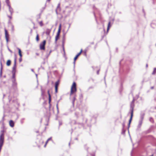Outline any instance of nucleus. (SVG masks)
<instances>
[{"instance_id":"4","label":"nucleus","mask_w":156,"mask_h":156,"mask_svg":"<svg viewBox=\"0 0 156 156\" xmlns=\"http://www.w3.org/2000/svg\"><path fill=\"white\" fill-rule=\"evenodd\" d=\"M60 83L59 80H58L55 83V92L57 93L58 92V87Z\"/></svg>"},{"instance_id":"31","label":"nucleus","mask_w":156,"mask_h":156,"mask_svg":"<svg viewBox=\"0 0 156 156\" xmlns=\"http://www.w3.org/2000/svg\"><path fill=\"white\" fill-rule=\"evenodd\" d=\"M147 66H148V65H147H147H146V66H147Z\"/></svg>"},{"instance_id":"19","label":"nucleus","mask_w":156,"mask_h":156,"mask_svg":"<svg viewBox=\"0 0 156 156\" xmlns=\"http://www.w3.org/2000/svg\"><path fill=\"white\" fill-rule=\"evenodd\" d=\"M61 24H60L59 25L58 32H60L61 30Z\"/></svg>"},{"instance_id":"30","label":"nucleus","mask_w":156,"mask_h":156,"mask_svg":"<svg viewBox=\"0 0 156 156\" xmlns=\"http://www.w3.org/2000/svg\"><path fill=\"white\" fill-rule=\"evenodd\" d=\"M75 98H74L73 102H74V101H75Z\"/></svg>"},{"instance_id":"27","label":"nucleus","mask_w":156,"mask_h":156,"mask_svg":"<svg viewBox=\"0 0 156 156\" xmlns=\"http://www.w3.org/2000/svg\"><path fill=\"white\" fill-rule=\"evenodd\" d=\"M56 108H57V110H58V104L56 105Z\"/></svg>"},{"instance_id":"1","label":"nucleus","mask_w":156,"mask_h":156,"mask_svg":"<svg viewBox=\"0 0 156 156\" xmlns=\"http://www.w3.org/2000/svg\"><path fill=\"white\" fill-rule=\"evenodd\" d=\"M76 84L75 82H73L71 88L70 95H71L76 91Z\"/></svg>"},{"instance_id":"10","label":"nucleus","mask_w":156,"mask_h":156,"mask_svg":"<svg viewBox=\"0 0 156 156\" xmlns=\"http://www.w3.org/2000/svg\"><path fill=\"white\" fill-rule=\"evenodd\" d=\"M9 10L11 14L12 15L13 13V9L11 7V6H9Z\"/></svg>"},{"instance_id":"9","label":"nucleus","mask_w":156,"mask_h":156,"mask_svg":"<svg viewBox=\"0 0 156 156\" xmlns=\"http://www.w3.org/2000/svg\"><path fill=\"white\" fill-rule=\"evenodd\" d=\"M51 31V30L49 29H46L45 31V34L46 35H49L50 34Z\"/></svg>"},{"instance_id":"23","label":"nucleus","mask_w":156,"mask_h":156,"mask_svg":"<svg viewBox=\"0 0 156 156\" xmlns=\"http://www.w3.org/2000/svg\"><path fill=\"white\" fill-rule=\"evenodd\" d=\"M12 15H11V16H8V17L9 18L10 20H11L12 19Z\"/></svg>"},{"instance_id":"17","label":"nucleus","mask_w":156,"mask_h":156,"mask_svg":"<svg viewBox=\"0 0 156 156\" xmlns=\"http://www.w3.org/2000/svg\"><path fill=\"white\" fill-rule=\"evenodd\" d=\"M39 40V38L38 34H37L36 37V40L37 41H38Z\"/></svg>"},{"instance_id":"25","label":"nucleus","mask_w":156,"mask_h":156,"mask_svg":"<svg viewBox=\"0 0 156 156\" xmlns=\"http://www.w3.org/2000/svg\"><path fill=\"white\" fill-rule=\"evenodd\" d=\"M16 57L14 59V65H16Z\"/></svg>"},{"instance_id":"8","label":"nucleus","mask_w":156,"mask_h":156,"mask_svg":"<svg viewBox=\"0 0 156 156\" xmlns=\"http://www.w3.org/2000/svg\"><path fill=\"white\" fill-rule=\"evenodd\" d=\"M9 125L11 127H13L14 126V122L12 120H10L9 121Z\"/></svg>"},{"instance_id":"11","label":"nucleus","mask_w":156,"mask_h":156,"mask_svg":"<svg viewBox=\"0 0 156 156\" xmlns=\"http://www.w3.org/2000/svg\"><path fill=\"white\" fill-rule=\"evenodd\" d=\"M48 93L49 96V103L50 104L51 101V96L49 90L48 91Z\"/></svg>"},{"instance_id":"2","label":"nucleus","mask_w":156,"mask_h":156,"mask_svg":"<svg viewBox=\"0 0 156 156\" xmlns=\"http://www.w3.org/2000/svg\"><path fill=\"white\" fill-rule=\"evenodd\" d=\"M46 41L44 40L42 42L40 43V49L41 50H44L45 49V45L46 44Z\"/></svg>"},{"instance_id":"16","label":"nucleus","mask_w":156,"mask_h":156,"mask_svg":"<svg viewBox=\"0 0 156 156\" xmlns=\"http://www.w3.org/2000/svg\"><path fill=\"white\" fill-rule=\"evenodd\" d=\"M51 139V138H48L47 140L46 141V143H45V144L44 145V147H46V146L47 144H48V141L50 140Z\"/></svg>"},{"instance_id":"7","label":"nucleus","mask_w":156,"mask_h":156,"mask_svg":"<svg viewBox=\"0 0 156 156\" xmlns=\"http://www.w3.org/2000/svg\"><path fill=\"white\" fill-rule=\"evenodd\" d=\"M60 33V32H57V33L56 34V35L55 37V41L56 42H57V40L59 38Z\"/></svg>"},{"instance_id":"6","label":"nucleus","mask_w":156,"mask_h":156,"mask_svg":"<svg viewBox=\"0 0 156 156\" xmlns=\"http://www.w3.org/2000/svg\"><path fill=\"white\" fill-rule=\"evenodd\" d=\"M82 52V50L81 49L80 52H79L78 54L74 58V61L75 62L76 60L77 59L78 57L80 55Z\"/></svg>"},{"instance_id":"13","label":"nucleus","mask_w":156,"mask_h":156,"mask_svg":"<svg viewBox=\"0 0 156 156\" xmlns=\"http://www.w3.org/2000/svg\"><path fill=\"white\" fill-rule=\"evenodd\" d=\"M11 64V61L10 60H8L6 62V65L8 66H9Z\"/></svg>"},{"instance_id":"29","label":"nucleus","mask_w":156,"mask_h":156,"mask_svg":"<svg viewBox=\"0 0 156 156\" xmlns=\"http://www.w3.org/2000/svg\"><path fill=\"white\" fill-rule=\"evenodd\" d=\"M99 70H98V71H97V74H99Z\"/></svg>"},{"instance_id":"15","label":"nucleus","mask_w":156,"mask_h":156,"mask_svg":"<svg viewBox=\"0 0 156 156\" xmlns=\"http://www.w3.org/2000/svg\"><path fill=\"white\" fill-rule=\"evenodd\" d=\"M16 65H14L13 66L12 68V71L13 72L15 73L16 71Z\"/></svg>"},{"instance_id":"21","label":"nucleus","mask_w":156,"mask_h":156,"mask_svg":"<svg viewBox=\"0 0 156 156\" xmlns=\"http://www.w3.org/2000/svg\"><path fill=\"white\" fill-rule=\"evenodd\" d=\"M6 2L8 7L9 6H11L9 0H6Z\"/></svg>"},{"instance_id":"22","label":"nucleus","mask_w":156,"mask_h":156,"mask_svg":"<svg viewBox=\"0 0 156 156\" xmlns=\"http://www.w3.org/2000/svg\"><path fill=\"white\" fill-rule=\"evenodd\" d=\"M1 70H0V73H1V75H2V62H1Z\"/></svg>"},{"instance_id":"24","label":"nucleus","mask_w":156,"mask_h":156,"mask_svg":"<svg viewBox=\"0 0 156 156\" xmlns=\"http://www.w3.org/2000/svg\"><path fill=\"white\" fill-rule=\"evenodd\" d=\"M22 57H20L19 58V61L20 62H21L22 61Z\"/></svg>"},{"instance_id":"14","label":"nucleus","mask_w":156,"mask_h":156,"mask_svg":"<svg viewBox=\"0 0 156 156\" xmlns=\"http://www.w3.org/2000/svg\"><path fill=\"white\" fill-rule=\"evenodd\" d=\"M18 53L20 57H22V55L21 53V51L20 49L18 48Z\"/></svg>"},{"instance_id":"12","label":"nucleus","mask_w":156,"mask_h":156,"mask_svg":"<svg viewBox=\"0 0 156 156\" xmlns=\"http://www.w3.org/2000/svg\"><path fill=\"white\" fill-rule=\"evenodd\" d=\"M111 27V22L109 21L108 23V27L107 29V31L108 32V30H109L110 27Z\"/></svg>"},{"instance_id":"18","label":"nucleus","mask_w":156,"mask_h":156,"mask_svg":"<svg viewBox=\"0 0 156 156\" xmlns=\"http://www.w3.org/2000/svg\"><path fill=\"white\" fill-rule=\"evenodd\" d=\"M39 24L41 27H42L43 25V22L42 21H41L39 22Z\"/></svg>"},{"instance_id":"3","label":"nucleus","mask_w":156,"mask_h":156,"mask_svg":"<svg viewBox=\"0 0 156 156\" xmlns=\"http://www.w3.org/2000/svg\"><path fill=\"white\" fill-rule=\"evenodd\" d=\"M4 30L5 32V37L6 39V42L8 43L9 41V34L8 33V32L6 29V28L4 29Z\"/></svg>"},{"instance_id":"26","label":"nucleus","mask_w":156,"mask_h":156,"mask_svg":"<svg viewBox=\"0 0 156 156\" xmlns=\"http://www.w3.org/2000/svg\"><path fill=\"white\" fill-rule=\"evenodd\" d=\"M51 50L49 52V54H48V56L49 55H50L51 53Z\"/></svg>"},{"instance_id":"5","label":"nucleus","mask_w":156,"mask_h":156,"mask_svg":"<svg viewBox=\"0 0 156 156\" xmlns=\"http://www.w3.org/2000/svg\"><path fill=\"white\" fill-rule=\"evenodd\" d=\"M133 109H132L131 111V116H130V119L129 121V125L131 123V121H132V117L133 116Z\"/></svg>"},{"instance_id":"28","label":"nucleus","mask_w":156,"mask_h":156,"mask_svg":"<svg viewBox=\"0 0 156 156\" xmlns=\"http://www.w3.org/2000/svg\"><path fill=\"white\" fill-rule=\"evenodd\" d=\"M154 88V86H153V87H151V89H153Z\"/></svg>"},{"instance_id":"20","label":"nucleus","mask_w":156,"mask_h":156,"mask_svg":"<svg viewBox=\"0 0 156 156\" xmlns=\"http://www.w3.org/2000/svg\"><path fill=\"white\" fill-rule=\"evenodd\" d=\"M156 73V68H155L154 69V70L152 73L153 75H154Z\"/></svg>"}]
</instances>
